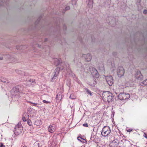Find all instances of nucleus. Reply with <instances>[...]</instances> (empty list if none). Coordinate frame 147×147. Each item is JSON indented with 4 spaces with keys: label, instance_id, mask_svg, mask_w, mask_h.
<instances>
[{
    "label": "nucleus",
    "instance_id": "obj_37",
    "mask_svg": "<svg viewBox=\"0 0 147 147\" xmlns=\"http://www.w3.org/2000/svg\"><path fill=\"white\" fill-rule=\"evenodd\" d=\"M132 129H129L127 130V131L128 132H130L131 131H132Z\"/></svg>",
    "mask_w": 147,
    "mask_h": 147
},
{
    "label": "nucleus",
    "instance_id": "obj_46",
    "mask_svg": "<svg viewBox=\"0 0 147 147\" xmlns=\"http://www.w3.org/2000/svg\"><path fill=\"white\" fill-rule=\"evenodd\" d=\"M41 18L40 17L39 18V19H38L37 20L39 21Z\"/></svg>",
    "mask_w": 147,
    "mask_h": 147
},
{
    "label": "nucleus",
    "instance_id": "obj_26",
    "mask_svg": "<svg viewBox=\"0 0 147 147\" xmlns=\"http://www.w3.org/2000/svg\"><path fill=\"white\" fill-rule=\"evenodd\" d=\"M27 123L30 125L31 126L32 124V123L31 121L30 120H29L28 119V121H27Z\"/></svg>",
    "mask_w": 147,
    "mask_h": 147
},
{
    "label": "nucleus",
    "instance_id": "obj_17",
    "mask_svg": "<svg viewBox=\"0 0 147 147\" xmlns=\"http://www.w3.org/2000/svg\"><path fill=\"white\" fill-rule=\"evenodd\" d=\"M34 124L36 125H39L41 124V121L40 120L36 121L34 122Z\"/></svg>",
    "mask_w": 147,
    "mask_h": 147
},
{
    "label": "nucleus",
    "instance_id": "obj_10",
    "mask_svg": "<svg viewBox=\"0 0 147 147\" xmlns=\"http://www.w3.org/2000/svg\"><path fill=\"white\" fill-rule=\"evenodd\" d=\"M135 78L138 80H141L143 78V75L141 74L140 71H137L135 76Z\"/></svg>",
    "mask_w": 147,
    "mask_h": 147
},
{
    "label": "nucleus",
    "instance_id": "obj_19",
    "mask_svg": "<svg viewBox=\"0 0 147 147\" xmlns=\"http://www.w3.org/2000/svg\"><path fill=\"white\" fill-rule=\"evenodd\" d=\"M85 90L87 92L88 94H89L90 96L92 95V93L87 88H85Z\"/></svg>",
    "mask_w": 147,
    "mask_h": 147
},
{
    "label": "nucleus",
    "instance_id": "obj_31",
    "mask_svg": "<svg viewBox=\"0 0 147 147\" xmlns=\"http://www.w3.org/2000/svg\"><path fill=\"white\" fill-rule=\"evenodd\" d=\"M143 136L147 139V134L145 133H144Z\"/></svg>",
    "mask_w": 147,
    "mask_h": 147
},
{
    "label": "nucleus",
    "instance_id": "obj_3",
    "mask_svg": "<svg viewBox=\"0 0 147 147\" xmlns=\"http://www.w3.org/2000/svg\"><path fill=\"white\" fill-rule=\"evenodd\" d=\"M110 128L107 126H104L102 128L101 132V135L104 137L108 136L111 133Z\"/></svg>",
    "mask_w": 147,
    "mask_h": 147
},
{
    "label": "nucleus",
    "instance_id": "obj_21",
    "mask_svg": "<svg viewBox=\"0 0 147 147\" xmlns=\"http://www.w3.org/2000/svg\"><path fill=\"white\" fill-rule=\"evenodd\" d=\"M26 115V117H28V118H27V119H26V118H25V117L24 116V117H22V120H23V121H26V120L27 119H29V115L28 114H26V115Z\"/></svg>",
    "mask_w": 147,
    "mask_h": 147
},
{
    "label": "nucleus",
    "instance_id": "obj_44",
    "mask_svg": "<svg viewBox=\"0 0 147 147\" xmlns=\"http://www.w3.org/2000/svg\"><path fill=\"white\" fill-rule=\"evenodd\" d=\"M18 47H19L18 46H17L16 47V48H17L18 49H20V48H18Z\"/></svg>",
    "mask_w": 147,
    "mask_h": 147
},
{
    "label": "nucleus",
    "instance_id": "obj_25",
    "mask_svg": "<svg viewBox=\"0 0 147 147\" xmlns=\"http://www.w3.org/2000/svg\"><path fill=\"white\" fill-rule=\"evenodd\" d=\"M76 0H72V4L74 5H76Z\"/></svg>",
    "mask_w": 147,
    "mask_h": 147
},
{
    "label": "nucleus",
    "instance_id": "obj_24",
    "mask_svg": "<svg viewBox=\"0 0 147 147\" xmlns=\"http://www.w3.org/2000/svg\"><path fill=\"white\" fill-rule=\"evenodd\" d=\"M55 61H57V63H55V64L57 65V66L59 65V64H60V61H59L58 60V59H55Z\"/></svg>",
    "mask_w": 147,
    "mask_h": 147
},
{
    "label": "nucleus",
    "instance_id": "obj_6",
    "mask_svg": "<svg viewBox=\"0 0 147 147\" xmlns=\"http://www.w3.org/2000/svg\"><path fill=\"white\" fill-rule=\"evenodd\" d=\"M118 98L120 100H125L128 99L130 97L129 94L125 93L124 92L120 93L118 96Z\"/></svg>",
    "mask_w": 147,
    "mask_h": 147
},
{
    "label": "nucleus",
    "instance_id": "obj_47",
    "mask_svg": "<svg viewBox=\"0 0 147 147\" xmlns=\"http://www.w3.org/2000/svg\"><path fill=\"white\" fill-rule=\"evenodd\" d=\"M127 143L129 145V141H127Z\"/></svg>",
    "mask_w": 147,
    "mask_h": 147
},
{
    "label": "nucleus",
    "instance_id": "obj_27",
    "mask_svg": "<svg viewBox=\"0 0 147 147\" xmlns=\"http://www.w3.org/2000/svg\"><path fill=\"white\" fill-rule=\"evenodd\" d=\"M29 82L31 83H35V80H33L32 79H30L29 80Z\"/></svg>",
    "mask_w": 147,
    "mask_h": 147
},
{
    "label": "nucleus",
    "instance_id": "obj_29",
    "mask_svg": "<svg viewBox=\"0 0 147 147\" xmlns=\"http://www.w3.org/2000/svg\"><path fill=\"white\" fill-rule=\"evenodd\" d=\"M83 126L85 127H88V125L87 123H85L83 124Z\"/></svg>",
    "mask_w": 147,
    "mask_h": 147
},
{
    "label": "nucleus",
    "instance_id": "obj_34",
    "mask_svg": "<svg viewBox=\"0 0 147 147\" xmlns=\"http://www.w3.org/2000/svg\"><path fill=\"white\" fill-rule=\"evenodd\" d=\"M7 57L9 59V57H10V56L9 55H7ZM9 59H10V61H13V60H12V59H13V58H9Z\"/></svg>",
    "mask_w": 147,
    "mask_h": 147
},
{
    "label": "nucleus",
    "instance_id": "obj_14",
    "mask_svg": "<svg viewBox=\"0 0 147 147\" xmlns=\"http://www.w3.org/2000/svg\"><path fill=\"white\" fill-rule=\"evenodd\" d=\"M78 140L79 141H80V142L83 143H87V141L86 140V139H83L81 137L78 136Z\"/></svg>",
    "mask_w": 147,
    "mask_h": 147
},
{
    "label": "nucleus",
    "instance_id": "obj_41",
    "mask_svg": "<svg viewBox=\"0 0 147 147\" xmlns=\"http://www.w3.org/2000/svg\"><path fill=\"white\" fill-rule=\"evenodd\" d=\"M47 40H48V39L47 38H45V39L44 42H46L47 41Z\"/></svg>",
    "mask_w": 147,
    "mask_h": 147
},
{
    "label": "nucleus",
    "instance_id": "obj_2",
    "mask_svg": "<svg viewBox=\"0 0 147 147\" xmlns=\"http://www.w3.org/2000/svg\"><path fill=\"white\" fill-rule=\"evenodd\" d=\"M86 66H87V69L91 72L93 77L96 78H98L99 75L97 70L95 68L90 66L89 64L86 65Z\"/></svg>",
    "mask_w": 147,
    "mask_h": 147
},
{
    "label": "nucleus",
    "instance_id": "obj_48",
    "mask_svg": "<svg viewBox=\"0 0 147 147\" xmlns=\"http://www.w3.org/2000/svg\"><path fill=\"white\" fill-rule=\"evenodd\" d=\"M23 147H27L26 146H23Z\"/></svg>",
    "mask_w": 147,
    "mask_h": 147
},
{
    "label": "nucleus",
    "instance_id": "obj_30",
    "mask_svg": "<svg viewBox=\"0 0 147 147\" xmlns=\"http://www.w3.org/2000/svg\"><path fill=\"white\" fill-rule=\"evenodd\" d=\"M70 9L69 7V6H67L65 8V10H68Z\"/></svg>",
    "mask_w": 147,
    "mask_h": 147
},
{
    "label": "nucleus",
    "instance_id": "obj_7",
    "mask_svg": "<svg viewBox=\"0 0 147 147\" xmlns=\"http://www.w3.org/2000/svg\"><path fill=\"white\" fill-rule=\"evenodd\" d=\"M125 70L123 67L119 66L117 69V74L119 77H121L124 75Z\"/></svg>",
    "mask_w": 147,
    "mask_h": 147
},
{
    "label": "nucleus",
    "instance_id": "obj_45",
    "mask_svg": "<svg viewBox=\"0 0 147 147\" xmlns=\"http://www.w3.org/2000/svg\"><path fill=\"white\" fill-rule=\"evenodd\" d=\"M37 45L39 47H40V48L41 47V45L39 46V45L38 44Z\"/></svg>",
    "mask_w": 147,
    "mask_h": 147
},
{
    "label": "nucleus",
    "instance_id": "obj_22",
    "mask_svg": "<svg viewBox=\"0 0 147 147\" xmlns=\"http://www.w3.org/2000/svg\"><path fill=\"white\" fill-rule=\"evenodd\" d=\"M113 142L115 143L116 145L118 144L119 143L118 140L117 139L114 140L113 141Z\"/></svg>",
    "mask_w": 147,
    "mask_h": 147
},
{
    "label": "nucleus",
    "instance_id": "obj_36",
    "mask_svg": "<svg viewBox=\"0 0 147 147\" xmlns=\"http://www.w3.org/2000/svg\"><path fill=\"white\" fill-rule=\"evenodd\" d=\"M69 98L71 99H74V98L72 97V96L71 95H70Z\"/></svg>",
    "mask_w": 147,
    "mask_h": 147
},
{
    "label": "nucleus",
    "instance_id": "obj_8",
    "mask_svg": "<svg viewBox=\"0 0 147 147\" xmlns=\"http://www.w3.org/2000/svg\"><path fill=\"white\" fill-rule=\"evenodd\" d=\"M106 81L108 85L111 86L113 83V80L112 77L111 76H107L105 78Z\"/></svg>",
    "mask_w": 147,
    "mask_h": 147
},
{
    "label": "nucleus",
    "instance_id": "obj_5",
    "mask_svg": "<svg viewBox=\"0 0 147 147\" xmlns=\"http://www.w3.org/2000/svg\"><path fill=\"white\" fill-rule=\"evenodd\" d=\"M22 127L20 123H18L16 126L14 130V134L16 135H19L22 133Z\"/></svg>",
    "mask_w": 147,
    "mask_h": 147
},
{
    "label": "nucleus",
    "instance_id": "obj_11",
    "mask_svg": "<svg viewBox=\"0 0 147 147\" xmlns=\"http://www.w3.org/2000/svg\"><path fill=\"white\" fill-rule=\"evenodd\" d=\"M56 126L55 125L53 124L50 125L48 128V130L50 133H53L55 130Z\"/></svg>",
    "mask_w": 147,
    "mask_h": 147
},
{
    "label": "nucleus",
    "instance_id": "obj_9",
    "mask_svg": "<svg viewBox=\"0 0 147 147\" xmlns=\"http://www.w3.org/2000/svg\"><path fill=\"white\" fill-rule=\"evenodd\" d=\"M60 69H63V68L61 69L60 68L57 67L56 68L54 72V75L51 78V81H54L55 80L56 78L59 73V71Z\"/></svg>",
    "mask_w": 147,
    "mask_h": 147
},
{
    "label": "nucleus",
    "instance_id": "obj_42",
    "mask_svg": "<svg viewBox=\"0 0 147 147\" xmlns=\"http://www.w3.org/2000/svg\"><path fill=\"white\" fill-rule=\"evenodd\" d=\"M3 59V57H0V60H2Z\"/></svg>",
    "mask_w": 147,
    "mask_h": 147
},
{
    "label": "nucleus",
    "instance_id": "obj_39",
    "mask_svg": "<svg viewBox=\"0 0 147 147\" xmlns=\"http://www.w3.org/2000/svg\"><path fill=\"white\" fill-rule=\"evenodd\" d=\"M91 38H92V42H94V39H93V37H91Z\"/></svg>",
    "mask_w": 147,
    "mask_h": 147
},
{
    "label": "nucleus",
    "instance_id": "obj_38",
    "mask_svg": "<svg viewBox=\"0 0 147 147\" xmlns=\"http://www.w3.org/2000/svg\"><path fill=\"white\" fill-rule=\"evenodd\" d=\"M124 146L123 147H128V146L126 145V143H124Z\"/></svg>",
    "mask_w": 147,
    "mask_h": 147
},
{
    "label": "nucleus",
    "instance_id": "obj_51",
    "mask_svg": "<svg viewBox=\"0 0 147 147\" xmlns=\"http://www.w3.org/2000/svg\"><path fill=\"white\" fill-rule=\"evenodd\" d=\"M113 54L114 55V53H113Z\"/></svg>",
    "mask_w": 147,
    "mask_h": 147
},
{
    "label": "nucleus",
    "instance_id": "obj_18",
    "mask_svg": "<svg viewBox=\"0 0 147 147\" xmlns=\"http://www.w3.org/2000/svg\"><path fill=\"white\" fill-rule=\"evenodd\" d=\"M140 85L142 86L147 85V79L144 81L142 83L140 84Z\"/></svg>",
    "mask_w": 147,
    "mask_h": 147
},
{
    "label": "nucleus",
    "instance_id": "obj_49",
    "mask_svg": "<svg viewBox=\"0 0 147 147\" xmlns=\"http://www.w3.org/2000/svg\"><path fill=\"white\" fill-rule=\"evenodd\" d=\"M63 13H64V10L63 11Z\"/></svg>",
    "mask_w": 147,
    "mask_h": 147
},
{
    "label": "nucleus",
    "instance_id": "obj_43",
    "mask_svg": "<svg viewBox=\"0 0 147 147\" xmlns=\"http://www.w3.org/2000/svg\"><path fill=\"white\" fill-rule=\"evenodd\" d=\"M64 29H65V30L66 29V27L65 26H64Z\"/></svg>",
    "mask_w": 147,
    "mask_h": 147
},
{
    "label": "nucleus",
    "instance_id": "obj_33",
    "mask_svg": "<svg viewBox=\"0 0 147 147\" xmlns=\"http://www.w3.org/2000/svg\"><path fill=\"white\" fill-rule=\"evenodd\" d=\"M143 13L145 14H147V10H144L143 11Z\"/></svg>",
    "mask_w": 147,
    "mask_h": 147
},
{
    "label": "nucleus",
    "instance_id": "obj_28",
    "mask_svg": "<svg viewBox=\"0 0 147 147\" xmlns=\"http://www.w3.org/2000/svg\"><path fill=\"white\" fill-rule=\"evenodd\" d=\"M28 102H29V103H30L33 104V105L35 106L38 107L37 106V104H38L37 103H33V102H30V101H29Z\"/></svg>",
    "mask_w": 147,
    "mask_h": 147
},
{
    "label": "nucleus",
    "instance_id": "obj_20",
    "mask_svg": "<svg viewBox=\"0 0 147 147\" xmlns=\"http://www.w3.org/2000/svg\"><path fill=\"white\" fill-rule=\"evenodd\" d=\"M62 98V96L60 94H58L56 96V99L57 100H59L61 99Z\"/></svg>",
    "mask_w": 147,
    "mask_h": 147
},
{
    "label": "nucleus",
    "instance_id": "obj_35",
    "mask_svg": "<svg viewBox=\"0 0 147 147\" xmlns=\"http://www.w3.org/2000/svg\"><path fill=\"white\" fill-rule=\"evenodd\" d=\"M0 147H5V146L3 145L2 143H1Z\"/></svg>",
    "mask_w": 147,
    "mask_h": 147
},
{
    "label": "nucleus",
    "instance_id": "obj_40",
    "mask_svg": "<svg viewBox=\"0 0 147 147\" xmlns=\"http://www.w3.org/2000/svg\"><path fill=\"white\" fill-rule=\"evenodd\" d=\"M79 65H80L81 66L80 67L82 68V66L81 64L80 63H79Z\"/></svg>",
    "mask_w": 147,
    "mask_h": 147
},
{
    "label": "nucleus",
    "instance_id": "obj_16",
    "mask_svg": "<svg viewBox=\"0 0 147 147\" xmlns=\"http://www.w3.org/2000/svg\"><path fill=\"white\" fill-rule=\"evenodd\" d=\"M97 137L96 136L94 135L93 136H91L90 138V140L92 141H93L94 142H96V137Z\"/></svg>",
    "mask_w": 147,
    "mask_h": 147
},
{
    "label": "nucleus",
    "instance_id": "obj_1",
    "mask_svg": "<svg viewBox=\"0 0 147 147\" xmlns=\"http://www.w3.org/2000/svg\"><path fill=\"white\" fill-rule=\"evenodd\" d=\"M102 97L104 100L107 101L108 102H112L114 99L113 94L108 91L103 92Z\"/></svg>",
    "mask_w": 147,
    "mask_h": 147
},
{
    "label": "nucleus",
    "instance_id": "obj_23",
    "mask_svg": "<svg viewBox=\"0 0 147 147\" xmlns=\"http://www.w3.org/2000/svg\"><path fill=\"white\" fill-rule=\"evenodd\" d=\"M93 0H86V2L88 4H91L92 3Z\"/></svg>",
    "mask_w": 147,
    "mask_h": 147
},
{
    "label": "nucleus",
    "instance_id": "obj_12",
    "mask_svg": "<svg viewBox=\"0 0 147 147\" xmlns=\"http://www.w3.org/2000/svg\"><path fill=\"white\" fill-rule=\"evenodd\" d=\"M82 57H84L87 61H90L92 58L91 56L89 53H88L87 55L83 54Z\"/></svg>",
    "mask_w": 147,
    "mask_h": 147
},
{
    "label": "nucleus",
    "instance_id": "obj_50",
    "mask_svg": "<svg viewBox=\"0 0 147 147\" xmlns=\"http://www.w3.org/2000/svg\"><path fill=\"white\" fill-rule=\"evenodd\" d=\"M115 93H116V94H117V93H116V92H115Z\"/></svg>",
    "mask_w": 147,
    "mask_h": 147
},
{
    "label": "nucleus",
    "instance_id": "obj_15",
    "mask_svg": "<svg viewBox=\"0 0 147 147\" xmlns=\"http://www.w3.org/2000/svg\"><path fill=\"white\" fill-rule=\"evenodd\" d=\"M0 81L3 82L8 83L9 82L7 79L3 77H1L0 78Z\"/></svg>",
    "mask_w": 147,
    "mask_h": 147
},
{
    "label": "nucleus",
    "instance_id": "obj_4",
    "mask_svg": "<svg viewBox=\"0 0 147 147\" xmlns=\"http://www.w3.org/2000/svg\"><path fill=\"white\" fill-rule=\"evenodd\" d=\"M25 89V88L22 85H18L13 87L12 89V91L15 94H16L18 92H21L24 91Z\"/></svg>",
    "mask_w": 147,
    "mask_h": 147
},
{
    "label": "nucleus",
    "instance_id": "obj_13",
    "mask_svg": "<svg viewBox=\"0 0 147 147\" xmlns=\"http://www.w3.org/2000/svg\"><path fill=\"white\" fill-rule=\"evenodd\" d=\"M89 85L92 86H94L96 84V80L93 78L91 82H89L88 83Z\"/></svg>",
    "mask_w": 147,
    "mask_h": 147
},
{
    "label": "nucleus",
    "instance_id": "obj_32",
    "mask_svg": "<svg viewBox=\"0 0 147 147\" xmlns=\"http://www.w3.org/2000/svg\"><path fill=\"white\" fill-rule=\"evenodd\" d=\"M43 102L44 103H50V102L47 101L45 100H43Z\"/></svg>",
    "mask_w": 147,
    "mask_h": 147
}]
</instances>
